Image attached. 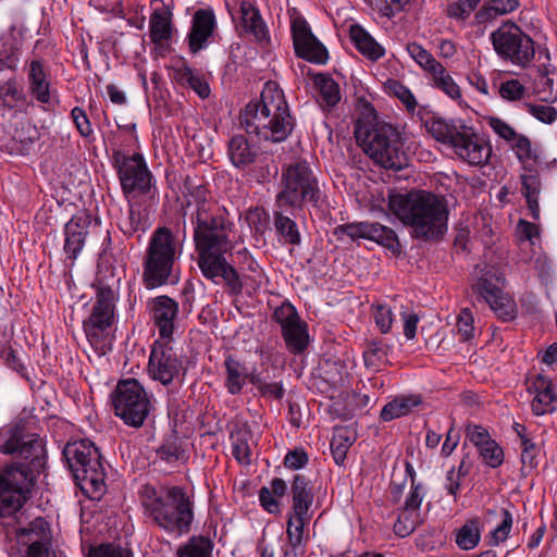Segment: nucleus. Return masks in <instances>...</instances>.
<instances>
[{"label":"nucleus","mask_w":557,"mask_h":557,"mask_svg":"<svg viewBox=\"0 0 557 557\" xmlns=\"http://www.w3.org/2000/svg\"><path fill=\"white\" fill-rule=\"evenodd\" d=\"M50 529L48 522L39 517L29 523L28 528H23L17 532L18 536H28L29 539H39L47 542L49 540Z\"/></svg>","instance_id":"50"},{"label":"nucleus","mask_w":557,"mask_h":557,"mask_svg":"<svg viewBox=\"0 0 557 557\" xmlns=\"http://www.w3.org/2000/svg\"><path fill=\"white\" fill-rule=\"evenodd\" d=\"M115 300L114 290L102 280H97L96 301L89 318L84 321V331L90 343L100 342L113 324Z\"/></svg>","instance_id":"14"},{"label":"nucleus","mask_w":557,"mask_h":557,"mask_svg":"<svg viewBox=\"0 0 557 557\" xmlns=\"http://www.w3.org/2000/svg\"><path fill=\"white\" fill-rule=\"evenodd\" d=\"M512 148L516 150V156L521 163L536 158L532 150L531 140L525 135L517 134Z\"/></svg>","instance_id":"59"},{"label":"nucleus","mask_w":557,"mask_h":557,"mask_svg":"<svg viewBox=\"0 0 557 557\" xmlns=\"http://www.w3.org/2000/svg\"><path fill=\"white\" fill-rule=\"evenodd\" d=\"M213 542L205 535H194L181 545L176 552L177 557H211Z\"/></svg>","instance_id":"36"},{"label":"nucleus","mask_w":557,"mask_h":557,"mask_svg":"<svg viewBox=\"0 0 557 557\" xmlns=\"http://www.w3.org/2000/svg\"><path fill=\"white\" fill-rule=\"evenodd\" d=\"M498 92L505 100L517 101L524 96L525 87L518 79H508L500 84Z\"/></svg>","instance_id":"53"},{"label":"nucleus","mask_w":557,"mask_h":557,"mask_svg":"<svg viewBox=\"0 0 557 557\" xmlns=\"http://www.w3.org/2000/svg\"><path fill=\"white\" fill-rule=\"evenodd\" d=\"M287 213L292 215L290 207L276 208L273 211V224L278 240L284 245L299 246L301 244V234L296 221H294Z\"/></svg>","instance_id":"23"},{"label":"nucleus","mask_w":557,"mask_h":557,"mask_svg":"<svg viewBox=\"0 0 557 557\" xmlns=\"http://www.w3.org/2000/svg\"><path fill=\"white\" fill-rule=\"evenodd\" d=\"M114 413L126 425L140 428L153 409L150 396L136 379L122 380L111 394Z\"/></svg>","instance_id":"11"},{"label":"nucleus","mask_w":557,"mask_h":557,"mask_svg":"<svg viewBox=\"0 0 557 557\" xmlns=\"http://www.w3.org/2000/svg\"><path fill=\"white\" fill-rule=\"evenodd\" d=\"M425 127L436 141L453 148L458 158L470 165H483L491 157V147L471 126L460 121L432 117L426 121Z\"/></svg>","instance_id":"8"},{"label":"nucleus","mask_w":557,"mask_h":557,"mask_svg":"<svg viewBox=\"0 0 557 557\" xmlns=\"http://www.w3.org/2000/svg\"><path fill=\"white\" fill-rule=\"evenodd\" d=\"M496 53L505 61L521 67L528 66L535 57L534 41L512 21L504 22L491 34Z\"/></svg>","instance_id":"12"},{"label":"nucleus","mask_w":557,"mask_h":557,"mask_svg":"<svg viewBox=\"0 0 557 557\" xmlns=\"http://www.w3.org/2000/svg\"><path fill=\"white\" fill-rule=\"evenodd\" d=\"M122 191L125 196L133 193L147 195L152 188V174L140 153L124 156L120 151L113 153Z\"/></svg>","instance_id":"13"},{"label":"nucleus","mask_w":557,"mask_h":557,"mask_svg":"<svg viewBox=\"0 0 557 557\" xmlns=\"http://www.w3.org/2000/svg\"><path fill=\"white\" fill-rule=\"evenodd\" d=\"M183 361L177 356L170 341H156L151 347L148 371L154 381L169 385L180 376Z\"/></svg>","instance_id":"15"},{"label":"nucleus","mask_w":557,"mask_h":557,"mask_svg":"<svg viewBox=\"0 0 557 557\" xmlns=\"http://www.w3.org/2000/svg\"><path fill=\"white\" fill-rule=\"evenodd\" d=\"M356 441V434L348 428L335 429L334 435L331 441V453L336 465L343 466L347 451Z\"/></svg>","instance_id":"34"},{"label":"nucleus","mask_w":557,"mask_h":557,"mask_svg":"<svg viewBox=\"0 0 557 557\" xmlns=\"http://www.w3.org/2000/svg\"><path fill=\"white\" fill-rule=\"evenodd\" d=\"M227 154L235 168L245 169L255 163L259 154V147L250 144L245 135L238 134L231 137Z\"/></svg>","instance_id":"24"},{"label":"nucleus","mask_w":557,"mask_h":557,"mask_svg":"<svg viewBox=\"0 0 557 557\" xmlns=\"http://www.w3.org/2000/svg\"><path fill=\"white\" fill-rule=\"evenodd\" d=\"M494 280L500 281V277L495 272L487 271L473 285V290L490 305L502 320L512 321L517 314L516 302L494 283Z\"/></svg>","instance_id":"16"},{"label":"nucleus","mask_w":557,"mask_h":557,"mask_svg":"<svg viewBox=\"0 0 557 557\" xmlns=\"http://www.w3.org/2000/svg\"><path fill=\"white\" fill-rule=\"evenodd\" d=\"M502 513V523L491 532L492 545L494 546H497L499 543L504 542L508 537V534L512 525L511 513L507 509H503Z\"/></svg>","instance_id":"57"},{"label":"nucleus","mask_w":557,"mask_h":557,"mask_svg":"<svg viewBox=\"0 0 557 557\" xmlns=\"http://www.w3.org/2000/svg\"><path fill=\"white\" fill-rule=\"evenodd\" d=\"M282 337L290 354L301 355L310 343L308 324L301 320L292 326H287L282 330Z\"/></svg>","instance_id":"31"},{"label":"nucleus","mask_w":557,"mask_h":557,"mask_svg":"<svg viewBox=\"0 0 557 557\" xmlns=\"http://www.w3.org/2000/svg\"><path fill=\"white\" fill-rule=\"evenodd\" d=\"M481 539L479 520L472 519L467 521L457 532L456 543L465 550L474 548Z\"/></svg>","instance_id":"40"},{"label":"nucleus","mask_w":557,"mask_h":557,"mask_svg":"<svg viewBox=\"0 0 557 557\" xmlns=\"http://www.w3.org/2000/svg\"><path fill=\"white\" fill-rule=\"evenodd\" d=\"M422 404L419 394L401 395L388 401L381 410V419L385 422L409 414L413 408Z\"/></svg>","instance_id":"29"},{"label":"nucleus","mask_w":557,"mask_h":557,"mask_svg":"<svg viewBox=\"0 0 557 557\" xmlns=\"http://www.w3.org/2000/svg\"><path fill=\"white\" fill-rule=\"evenodd\" d=\"M290 511L297 515L310 513L314 500L312 482L304 474H295L290 485Z\"/></svg>","instance_id":"25"},{"label":"nucleus","mask_w":557,"mask_h":557,"mask_svg":"<svg viewBox=\"0 0 557 557\" xmlns=\"http://www.w3.org/2000/svg\"><path fill=\"white\" fill-rule=\"evenodd\" d=\"M273 320L281 325L282 330L301 321L296 308L288 301L274 310Z\"/></svg>","instance_id":"48"},{"label":"nucleus","mask_w":557,"mask_h":557,"mask_svg":"<svg viewBox=\"0 0 557 557\" xmlns=\"http://www.w3.org/2000/svg\"><path fill=\"white\" fill-rule=\"evenodd\" d=\"M540 448L532 440L521 443V462L523 468L535 469L539 465Z\"/></svg>","instance_id":"56"},{"label":"nucleus","mask_w":557,"mask_h":557,"mask_svg":"<svg viewBox=\"0 0 557 557\" xmlns=\"http://www.w3.org/2000/svg\"><path fill=\"white\" fill-rule=\"evenodd\" d=\"M420 523V512L403 506L398 509L397 520L394 523V532L400 537H406L410 535Z\"/></svg>","instance_id":"38"},{"label":"nucleus","mask_w":557,"mask_h":557,"mask_svg":"<svg viewBox=\"0 0 557 557\" xmlns=\"http://www.w3.org/2000/svg\"><path fill=\"white\" fill-rule=\"evenodd\" d=\"M282 189L275 196V207H290L292 213L302 211L306 205L318 208L321 193L318 180L306 161H298L283 169Z\"/></svg>","instance_id":"9"},{"label":"nucleus","mask_w":557,"mask_h":557,"mask_svg":"<svg viewBox=\"0 0 557 557\" xmlns=\"http://www.w3.org/2000/svg\"><path fill=\"white\" fill-rule=\"evenodd\" d=\"M172 13L163 5L154 9L149 18V36L154 45H161L172 37Z\"/></svg>","instance_id":"27"},{"label":"nucleus","mask_w":557,"mask_h":557,"mask_svg":"<svg viewBox=\"0 0 557 557\" xmlns=\"http://www.w3.org/2000/svg\"><path fill=\"white\" fill-rule=\"evenodd\" d=\"M0 453L29 460V465L13 462L3 468L0 472V487L30 495L34 470L44 465L45 447L39 436L28 433L26 423L20 420L0 431Z\"/></svg>","instance_id":"3"},{"label":"nucleus","mask_w":557,"mask_h":557,"mask_svg":"<svg viewBox=\"0 0 557 557\" xmlns=\"http://www.w3.org/2000/svg\"><path fill=\"white\" fill-rule=\"evenodd\" d=\"M151 315L161 339L171 341L178 314V304L166 295L158 296L150 302Z\"/></svg>","instance_id":"19"},{"label":"nucleus","mask_w":557,"mask_h":557,"mask_svg":"<svg viewBox=\"0 0 557 557\" xmlns=\"http://www.w3.org/2000/svg\"><path fill=\"white\" fill-rule=\"evenodd\" d=\"M479 453L483 461L491 468H497L504 461V451L495 441L487 443Z\"/></svg>","instance_id":"52"},{"label":"nucleus","mask_w":557,"mask_h":557,"mask_svg":"<svg viewBox=\"0 0 557 557\" xmlns=\"http://www.w3.org/2000/svg\"><path fill=\"white\" fill-rule=\"evenodd\" d=\"M225 383L224 386L231 395L242 393L248 377L247 367L233 356H227L224 360Z\"/></svg>","instance_id":"30"},{"label":"nucleus","mask_w":557,"mask_h":557,"mask_svg":"<svg viewBox=\"0 0 557 557\" xmlns=\"http://www.w3.org/2000/svg\"><path fill=\"white\" fill-rule=\"evenodd\" d=\"M236 30L239 37L250 35L257 44L262 46L270 41L269 29L260 11L247 1L240 3V22L236 26Z\"/></svg>","instance_id":"21"},{"label":"nucleus","mask_w":557,"mask_h":557,"mask_svg":"<svg viewBox=\"0 0 557 557\" xmlns=\"http://www.w3.org/2000/svg\"><path fill=\"white\" fill-rule=\"evenodd\" d=\"M90 223V214L87 211H81L73 215L65 224L64 252L70 259H76L77 255L83 249Z\"/></svg>","instance_id":"22"},{"label":"nucleus","mask_w":557,"mask_h":557,"mask_svg":"<svg viewBox=\"0 0 557 557\" xmlns=\"http://www.w3.org/2000/svg\"><path fill=\"white\" fill-rule=\"evenodd\" d=\"M391 346L381 339H371L366 343L363 359L367 367H379L387 360Z\"/></svg>","instance_id":"41"},{"label":"nucleus","mask_w":557,"mask_h":557,"mask_svg":"<svg viewBox=\"0 0 557 557\" xmlns=\"http://www.w3.org/2000/svg\"><path fill=\"white\" fill-rule=\"evenodd\" d=\"M521 180V191L524 197L539 196L541 189V181L537 172H531L530 174H522Z\"/></svg>","instance_id":"62"},{"label":"nucleus","mask_w":557,"mask_h":557,"mask_svg":"<svg viewBox=\"0 0 557 557\" xmlns=\"http://www.w3.org/2000/svg\"><path fill=\"white\" fill-rule=\"evenodd\" d=\"M313 84L319 89L321 101L326 107H335L341 100L338 84L327 74L319 73L313 76Z\"/></svg>","instance_id":"35"},{"label":"nucleus","mask_w":557,"mask_h":557,"mask_svg":"<svg viewBox=\"0 0 557 557\" xmlns=\"http://www.w3.org/2000/svg\"><path fill=\"white\" fill-rule=\"evenodd\" d=\"M174 79L180 85L191 88L201 98L210 95V87L203 76L195 73L187 64L174 70Z\"/></svg>","instance_id":"32"},{"label":"nucleus","mask_w":557,"mask_h":557,"mask_svg":"<svg viewBox=\"0 0 557 557\" xmlns=\"http://www.w3.org/2000/svg\"><path fill=\"white\" fill-rule=\"evenodd\" d=\"M28 84L32 96L40 103L50 101V83L41 60H33L28 69Z\"/></svg>","instance_id":"28"},{"label":"nucleus","mask_w":557,"mask_h":557,"mask_svg":"<svg viewBox=\"0 0 557 557\" xmlns=\"http://www.w3.org/2000/svg\"><path fill=\"white\" fill-rule=\"evenodd\" d=\"M21 96L22 90L17 87L14 78H9L4 85L0 86V101L10 109L17 104Z\"/></svg>","instance_id":"51"},{"label":"nucleus","mask_w":557,"mask_h":557,"mask_svg":"<svg viewBox=\"0 0 557 557\" xmlns=\"http://www.w3.org/2000/svg\"><path fill=\"white\" fill-rule=\"evenodd\" d=\"M356 140L364 152L381 166L400 171L408 165L404 140L397 127L384 121L363 122L355 125Z\"/></svg>","instance_id":"6"},{"label":"nucleus","mask_w":557,"mask_h":557,"mask_svg":"<svg viewBox=\"0 0 557 557\" xmlns=\"http://www.w3.org/2000/svg\"><path fill=\"white\" fill-rule=\"evenodd\" d=\"M388 208L416 239L438 240L447 232L449 211L443 196L426 190L394 194L388 197Z\"/></svg>","instance_id":"2"},{"label":"nucleus","mask_w":557,"mask_h":557,"mask_svg":"<svg viewBox=\"0 0 557 557\" xmlns=\"http://www.w3.org/2000/svg\"><path fill=\"white\" fill-rule=\"evenodd\" d=\"M216 28V20L212 10L199 9L193 15L191 27L187 35L189 51L193 54L202 50Z\"/></svg>","instance_id":"20"},{"label":"nucleus","mask_w":557,"mask_h":557,"mask_svg":"<svg viewBox=\"0 0 557 557\" xmlns=\"http://www.w3.org/2000/svg\"><path fill=\"white\" fill-rule=\"evenodd\" d=\"M292 36L295 54L311 63L325 64L329 60L327 49L312 34L306 20L297 17L292 22Z\"/></svg>","instance_id":"18"},{"label":"nucleus","mask_w":557,"mask_h":557,"mask_svg":"<svg viewBox=\"0 0 557 557\" xmlns=\"http://www.w3.org/2000/svg\"><path fill=\"white\" fill-rule=\"evenodd\" d=\"M334 234L338 238L342 236H347L351 239L366 238L374 240L391 250L396 256H398L401 251V246L396 233L391 227L384 226L380 223L360 222L343 224L338 225L334 230Z\"/></svg>","instance_id":"17"},{"label":"nucleus","mask_w":557,"mask_h":557,"mask_svg":"<svg viewBox=\"0 0 557 557\" xmlns=\"http://www.w3.org/2000/svg\"><path fill=\"white\" fill-rule=\"evenodd\" d=\"M0 357L12 370L18 373H23L25 371L24 364L21 362L16 351L12 348L11 345H3V347L0 349Z\"/></svg>","instance_id":"64"},{"label":"nucleus","mask_w":557,"mask_h":557,"mask_svg":"<svg viewBox=\"0 0 557 557\" xmlns=\"http://www.w3.org/2000/svg\"><path fill=\"white\" fill-rule=\"evenodd\" d=\"M556 394L553 389L539 392L532 400L531 407L535 416H543L555 411Z\"/></svg>","instance_id":"49"},{"label":"nucleus","mask_w":557,"mask_h":557,"mask_svg":"<svg viewBox=\"0 0 557 557\" xmlns=\"http://www.w3.org/2000/svg\"><path fill=\"white\" fill-rule=\"evenodd\" d=\"M385 89L388 94L398 98L407 108L408 111H413L417 107V101L410 89L397 79H387Z\"/></svg>","instance_id":"46"},{"label":"nucleus","mask_w":557,"mask_h":557,"mask_svg":"<svg viewBox=\"0 0 557 557\" xmlns=\"http://www.w3.org/2000/svg\"><path fill=\"white\" fill-rule=\"evenodd\" d=\"M30 495L0 487V516H12L18 511Z\"/></svg>","instance_id":"39"},{"label":"nucleus","mask_w":557,"mask_h":557,"mask_svg":"<svg viewBox=\"0 0 557 557\" xmlns=\"http://www.w3.org/2000/svg\"><path fill=\"white\" fill-rule=\"evenodd\" d=\"M87 557H133V552L115 543L90 546Z\"/></svg>","instance_id":"47"},{"label":"nucleus","mask_w":557,"mask_h":557,"mask_svg":"<svg viewBox=\"0 0 557 557\" xmlns=\"http://www.w3.org/2000/svg\"><path fill=\"white\" fill-rule=\"evenodd\" d=\"M349 38L356 49L367 59L377 61L384 55V48L361 25H350Z\"/></svg>","instance_id":"26"},{"label":"nucleus","mask_w":557,"mask_h":557,"mask_svg":"<svg viewBox=\"0 0 557 557\" xmlns=\"http://www.w3.org/2000/svg\"><path fill=\"white\" fill-rule=\"evenodd\" d=\"M309 461L308 454L304 448L289 450L284 457V466L292 470L304 468Z\"/></svg>","instance_id":"63"},{"label":"nucleus","mask_w":557,"mask_h":557,"mask_svg":"<svg viewBox=\"0 0 557 557\" xmlns=\"http://www.w3.org/2000/svg\"><path fill=\"white\" fill-rule=\"evenodd\" d=\"M239 124L247 134L272 143H282L294 129V121L282 89L265 84L260 100L250 101L239 114Z\"/></svg>","instance_id":"4"},{"label":"nucleus","mask_w":557,"mask_h":557,"mask_svg":"<svg viewBox=\"0 0 557 557\" xmlns=\"http://www.w3.org/2000/svg\"><path fill=\"white\" fill-rule=\"evenodd\" d=\"M488 126L497 134L500 138L506 141H513L517 137V132L504 120L497 116L487 117Z\"/></svg>","instance_id":"58"},{"label":"nucleus","mask_w":557,"mask_h":557,"mask_svg":"<svg viewBox=\"0 0 557 557\" xmlns=\"http://www.w3.org/2000/svg\"><path fill=\"white\" fill-rule=\"evenodd\" d=\"M183 187L186 206H196V211L191 214L193 237L201 274L214 284L222 280L231 296L240 295L243 281L238 271L226 259L236 244L235 223L231 213L212 200L205 183H196L194 178L186 176Z\"/></svg>","instance_id":"1"},{"label":"nucleus","mask_w":557,"mask_h":557,"mask_svg":"<svg viewBox=\"0 0 557 557\" xmlns=\"http://www.w3.org/2000/svg\"><path fill=\"white\" fill-rule=\"evenodd\" d=\"M62 455L81 491L89 498L99 499L106 492V472L99 448L84 438L67 443Z\"/></svg>","instance_id":"7"},{"label":"nucleus","mask_w":557,"mask_h":557,"mask_svg":"<svg viewBox=\"0 0 557 557\" xmlns=\"http://www.w3.org/2000/svg\"><path fill=\"white\" fill-rule=\"evenodd\" d=\"M232 438V455L240 465L248 466L251 463V448L249 442L252 438V433L249 429L238 428L231 433Z\"/></svg>","instance_id":"33"},{"label":"nucleus","mask_w":557,"mask_h":557,"mask_svg":"<svg viewBox=\"0 0 557 557\" xmlns=\"http://www.w3.org/2000/svg\"><path fill=\"white\" fill-rule=\"evenodd\" d=\"M458 333L463 341H469L473 337V315L470 309H462L457 319Z\"/></svg>","instance_id":"60"},{"label":"nucleus","mask_w":557,"mask_h":557,"mask_svg":"<svg viewBox=\"0 0 557 557\" xmlns=\"http://www.w3.org/2000/svg\"><path fill=\"white\" fill-rule=\"evenodd\" d=\"M520 5L519 0H490L478 13L476 18L486 15L487 18L505 15L516 11Z\"/></svg>","instance_id":"43"},{"label":"nucleus","mask_w":557,"mask_h":557,"mask_svg":"<svg viewBox=\"0 0 557 557\" xmlns=\"http://www.w3.org/2000/svg\"><path fill=\"white\" fill-rule=\"evenodd\" d=\"M407 51L410 57L429 74L442 71V64L421 45L410 42L407 45Z\"/></svg>","instance_id":"42"},{"label":"nucleus","mask_w":557,"mask_h":557,"mask_svg":"<svg viewBox=\"0 0 557 557\" xmlns=\"http://www.w3.org/2000/svg\"><path fill=\"white\" fill-rule=\"evenodd\" d=\"M465 433L466 437L476 446L479 450L487 445V443H492L494 441L491 438L487 430L478 424H468Z\"/></svg>","instance_id":"54"},{"label":"nucleus","mask_w":557,"mask_h":557,"mask_svg":"<svg viewBox=\"0 0 557 557\" xmlns=\"http://www.w3.org/2000/svg\"><path fill=\"white\" fill-rule=\"evenodd\" d=\"M524 107L531 115L543 123L552 124L557 119V111L552 106L533 104L527 102L524 103Z\"/></svg>","instance_id":"55"},{"label":"nucleus","mask_w":557,"mask_h":557,"mask_svg":"<svg viewBox=\"0 0 557 557\" xmlns=\"http://www.w3.org/2000/svg\"><path fill=\"white\" fill-rule=\"evenodd\" d=\"M433 78L434 85L436 88L441 89L451 99L461 98V91L459 86L455 83L453 77L446 71V69L442 65V71H436V73L432 72L430 74Z\"/></svg>","instance_id":"45"},{"label":"nucleus","mask_w":557,"mask_h":557,"mask_svg":"<svg viewBox=\"0 0 557 557\" xmlns=\"http://www.w3.org/2000/svg\"><path fill=\"white\" fill-rule=\"evenodd\" d=\"M177 250L175 237L168 227L157 228L148 244L144 258L143 281L147 288L165 285L172 274Z\"/></svg>","instance_id":"10"},{"label":"nucleus","mask_w":557,"mask_h":557,"mask_svg":"<svg viewBox=\"0 0 557 557\" xmlns=\"http://www.w3.org/2000/svg\"><path fill=\"white\" fill-rule=\"evenodd\" d=\"M71 116L81 136L89 137L92 134L90 121L82 108H73L71 111Z\"/></svg>","instance_id":"61"},{"label":"nucleus","mask_w":557,"mask_h":557,"mask_svg":"<svg viewBox=\"0 0 557 557\" xmlns=\"http://www.w3.org/2000/svg\"><path fill=\"white\" fill-rule=\"evenodd\" d=\"M157 456L162 461L173 465L185 458V450L182 448L180 440L172 436L163 441L157 449Z\"/></svg>","instance_id":"44"},{"label":"nucleus","mask_w":557,"mask_h":557,"mask_svg":"<svg viewBox=\"0 0 557 557\" xmlns=\"http://www.w3.org/2000/svg\"><path fill=\"white\" fill-rule=\"evenodd\" d=\"M311 513H301L290 511L287 520V540L288 547L296 549L304 542V529L309 523Z\"/></svg>","instance_id":"37"},{"label":"nucleus","mask_w":557,"mask_h":557,"mask_svg":"<svg viewBox=\"0 0 557 557\" xmlns=\"http://www.w3.org/2000/svg\"><path fill=\"white\" fill-rule=\"evenodd\" d=\"M145 515L169 534L181 536L191 530L194 503L181 486H163L158 491L145 484L139 491Z\"/></svg>","instance_id":"5"}]
</instances>
